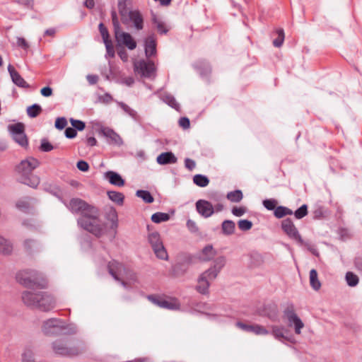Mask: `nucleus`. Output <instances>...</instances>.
<instances>
[{"label":"nucleus","mask_w":362,"mask_h":362,"mask_svg":"<svg viewBox=\"0 0 362 362\" xmlns=\"http://www.w3.org/2000/svg\"><path fill=\"white\" fill-rule=\"evenodd\" d=\"M40 162L33 157H28L21 160L15 168L18 180L33 188H37L40 183L39 176L33 171L40 166Z\"/></svg>","instance_id":"nucleus-1"},{"label":"nucleus","mask_w":362,"mask_h":362,"mask_svg":"<svg viewBox=\"0 0 362 362\" xmlns=\"http://www.w3.org/2000/svg\"><path fill=\"white\" fill-rule=\"evenodd\" d=\"M226 263V259L224 256L216 257L211 267L198 276L195 290L202 295L209 294L211 283L218 276Z\"/></svg>","instance_id":"nucleus-2"},{"label":"nucleus","mask_w":362,"mask_h":362,"mask_svg":"<svg viewBox=\"0 0 362 362\" xmlns=\"http://www.w3.org/2000/svg\"><path fill=\"white\" fill-rule=\"evenodd\" d=\"M91 209L87 215L80 216L77 223L83 230L100 238L105 234L107 224L100 218V210L97 207Z\"/></svg>","instance_id":"nucleus-3"},{"label":"nucleus","mask_w":362,"mask_h":362,"mask_svg":"<svg viewBox=\"0 0 362 362\" xmlns=\"http://www.w3.org/2000/svg\"><path fill=\"white\" fill-rule=\"evenodd\" d=\"M17 281L28 288H45L47 281L45 276L35 270H23L16 274Z\"/></svg>","instance_id":"nucleus-4"},{"label":"nucleus","mask_w":362,"mask_h":362,"mask_svg":"<svg viewBox=\"0 0 362 362\" xmlns=\"http://www.w3.org/2000/svg\"><path fill=\"white\" fill-rule=\"evenodd\" d=\"M52 346L56 354L63 356H75L81 353L79 347L68 339H57L52 343Z\"/></svg>","instance_id":"nucleus-5"},{"label":"nucleus","mask_w":362,"mask_h":362,"mask_svg":"<svg viewBox=\"0 0 362 362\" xmlns=\"http://www.w3.org/2000/svg\"><path fill=\"white\" fill-rule=\"evenodd\" d=\"M281 228L290 238L296 240L299 245L307 247L313 254H315V250L308 243L303 241L298 229L290 218H286L282 221Z\"/></svg>","instance_id":"nucleus-6"},{"label":"nucleus","mask_w":362,"mask_h":362,"mask_svg":"<svg viewBox=\"0 0 362 362\" xmlns=\"http://www.w3.org/2000/svg\"><path fill=\"white\" fill-rule=\"evenodd\" d=\"M119 11L121 15V20L123 23L127 24L129 21L134 23V27L137 30L143 28V18L141 14L138 11H127L124 6H122L121 2L119 3Z\"/></svg>","instance_id":"nucleus-7"},{"label":"nucleus","mask_w":362,"mask_h":362,"mask_svg":"<svg viewBox=\"0 0 362 362\" xmlns=\"http://www.w3.org/2000/svg\"><path fill=\"white\" fill-rule=\"evenodd\" d=\"M148 240L156 257L161 259H167L168 253L163 246L160 234L158 232L150 233Z\"/></svg>","instance_id":"nucleus-8"},{"label":"nucleus","mask_w":362,"mask_h":362,"mask_svg":"<svg viewBox=\"0 0 362 362\" xmlns=\"http://www.w3.org/2000/svg\"><path fill=\"white\" fill-rule=\"evenodd\" d=\"M95 206L88 204L84 200L79 198L71 199L67 204V208L73 213L76 214H80L81 216L87 215L91 211L92 208Z\"/></svg>","instance_id":"nucleus-9"},{"label":"nucleus","mask_w":362,"mask_h":362,"mask_svg":"<svg viewBox=\"0 0 362 362\" xmlns=\"http://www.w3.org/2000/svg\"><path fill=\"white\" fill-rule=\"evenodd\" d=\"M64 328L62 322L56 318L49 319L45 321L42 325V331L47 336L59 334Z\"/></svg>","instance_id":"nucleus-10"},{"label":"nucleus","mask_w":362,"mask_h":362,"mask_svg":"<svg viewBox=\"0 0 362 362\" xmlns=\"http://www.w3.org/2000/svg\"><path fill=\"white\" fill-rule=\"evenodd\" d=\"M284 315L288 321L289 326L293 325L296 334L301 333V329L304 327V323L296 315L293 305L288 306L284 310Z\"/></svg>","instance_id":"nucleus-11"},{"label":"nucleus","mask_w":362,"mask_h":362,"mask_svg":"<svg viewBox=\"0 0 362 362\" xmlns=\"http://www.w3.org/2000/svg\"><path fill=\"white\" fill-rule=\"evenodd\" d=\"M147 298L151 303L162 308L177 310L179 309L180 307L179 303L175 299L167 300L164 298L155 295H149L147 296Z\"/></svg>","instance_id":"nucleus-12"},{"label":"nucleus","mask_w":362,"mask_h":362,"mask_svg":"<svg viewBox=\"0 0 362 362\" xmlns=\"http://www.w3.org/2000/svg\"><path fill=\"white\" fill-rule=\"evenodd\" d=\"M134 69L142 76L150 78L154 74L156 67L151 61L140 60L134 64Z\"/></svg>","instance_id":"nucleus-13"},{"label":"nucleus","mask_w":362,"mask_h":362,"mask_svg":"<svg viewBox=\"0 0 362 362\" xmlns=\"http://www.w3.org/2000/svg\"><path fill=\"white\" fill-rule=\"evenodd\" d=\"M116 41L119 46H124L130 50H133L136 47V42L132 36L126 32L116 31L115 33Z\"/></svg>","instance_id":"nucleus-14"},{"label":"nucleus","mask_w":362,"mask_h":362,"mask_svg":"<svg viewBox=\"0 0 362 362\" xmlns=\"http://www.w3.org/2000/svg\"><path fill=\"white\" fill-rule=\"evenodd\" d=\"M108 271L116 281H120L123 286H127V284L119 276L126 272V268L123 264L115 260H112L108 264Z\"/></svg>","instance_id":"nucleus-15"},{"label":"nucleus","mask_w":362,"mask_h":362,"mask_svg":"<svg viewBox=\"0 0 362 362\" xmlns=\"http://www.w3.org/2000/svg\"><path fill=\"white\" fill-rule=\"evenodd\" d=\"M40 293L41 295L40 296L37 308L42 311H49L53 309L56 303L54 297L45 292L40 291Z\"/></svg>","instance_id":"nucleus-16"},{"label":"nucleus","mask_w":362,"mask_h":362,"mask_svg":"<svg viewBox=\"0 0 362 362\" xmlns=\"http://www.w3.org/2000/svg\"><path fill=\"white\" fill-rule=\"evenodd\" d=\"M236 326L242 330L247 332H252L257 335H267L269 331L259 325H247L241 322H238Z\"/></svg>","instance_id":"nucleus-17"},{"label":"nucleus","mask_w":362,"mask_h":362,"mask_svg":"<svg viewBox=\"0 0 362 362\" xmlns=\"http://www.w3.org/2000/svg\"><path fill=\"white\" fill-rule=\"evenodd\" d=\"M196 209L198 213L204 218H209L214 213L213 205L204 199H199L196 202Z\"/></svg>","instance_id":"nucleus-18"},{"label":"nucleus","mask_w":362,"mask_h":362,"mask_svg":"<svg viewBox=\"0 0 362 362\" xmlns=\"http://www.w3.org/2000/svg\"><path fill=\"white\" fill-rule=\"evenodd\" d=\"M40 295V291H24L22 293V300L27 306L37 308Z\"/></svg>","instance_id":"nucleus-19"},{"label":"nucleus","mask_w":362,"mask_h":362,"mask_svg":"<svg viewBox=\"0 0 362 362\" xmlns=\"http://www.w3.org/2000/svg\"><path fill=\"white\" fill-rule=\"evenodd\" d=\"M25 251L29 255L39 253L42 250V245L37 240L26 239L23 242Z\"/></svg>","instance_id":"nucleus-20"},{"label":"nucleus","mask_w":362,"mask_h":362,"mask_svg":"<svg viewBox=\"0 0 362 362\" xmlns=\"http://www.w3.org/2000/svg\"><path fill=\"white\" fill-rule=\"evenodd\" d=\"M8 71L11 77L12 81L18 86L21 88H28L29 85L27 82L21 77L18 71H16L14 67L9 64L8 66Z\"/></svg>","instance_id":"nucleus-21"},{"label":"nucleus","mask_w":362,"mask_h":362,"mask_svg":"<svg viewBox=\"0 0 362 362\" xmlns=\"http://www.w3.org/2000/svg\"><path fill=\"white\" fill-rule=\"evenodd\" d=\"M103 135L109 139V143L111 144L121 146L123 144L122 139L114 130L110 128H105L102 130Z\"/></svg>","instance_id":"nucleus-22"},{"label":"nucleus","mask_w":362,"mask_h":362,"mask_svg":"<svg viewBox=\"0 0 362 362\" xmlns=\"http://www.w3.org/2000/svg\"><path fill=\"white\" fill-rule=\"evenodd\" d=\"M145 54L147 58H150L156 54V42L154 36H148L145 40Z\"/></svg>","instance_id":"nucleus-23"},{"label":"nucleus","mask_w":362,"mask_h":362,"mask_svg":"<svg viewBox=\"0 0 362 362\" xmlns=\"http://www.w3.org/2000/svg\"><path fill=\"white\" fill-rule=\"evenodd\" d=\"M216 255V250L211 245H206L200 252L199 258L204 262L211 260Z\"/></svg>","instance_id":"nucleus-24"},{"label":"nucleus","mask_w":362,"mask_h":362,"mask_svg":"<svg viewBox=\"0 0 362 362\" xmlns=\"http://www.w3.org/2000/svg\"><path fill=\"white\" fill-rule=\"evenodd\" d=\"M156 161L160 165H168L176 163L177 159L172 152H164L157 157Z\"/></svg>","instance_id":"nucleus-25"},{"label":"nucleus","mask_w":362,"mask_h":362,"mask_svg":"<svg viewBox=\"0 0 362 362\" xmlns=\"http://www.w3.org/2000/svg\"><path fill=\"white\" fill-rule=\"evenodd\" d=\"M105 178L107 179L110 184L122 187L124 185V181L122 177L114 171H107L105 173Z\"/></svg>","instance_id":"nucleus-26"},{"label":"nucleus","mask_w":362,"mask_h":362,"mask_svg":"<svg viewBox=\"0 0 362 362\" xmlns=\"http://www.w3.org/2000/svg\"><path fill=\"white\" fill-rule=\"evenodd\" d=\"M23 226L29 231L41 233L42 225L36 219L28 218L23 221Z\"/></svg>","instance_id":"nucleus-27"},{"label":"nucleus","mask_w":362,"mask_h":362,"mask_svg":"<svg viewBox=\"0 0 362 362\" xmlns=\"http://www.w3.org/2000/svg\"><path fill=\"white\" fill-rule=\"evenodd\" d=\"M310 286L315 291H318L321 287V283L318 279L317 272L315 269H313L310 272Z\"/></svg>","instance_id":"nucleus-28"},{"label":"nucleus","mask_w":362,"mask_h":362,"mask_svg":"<svg viewBox=\"0 0 362 362\" xmlns=\"http://www.w3.org/2000/svg\"><path fill=\"white\" fill-rule=\"evenodd\" d=\"M235 224L233 221L226 220L222 223L221 229L224 235H232L235 231Z\"/></svg>","instance_id":"nucleus-29"},{"label":"nucleus","mask_w":362,"mask_h":362,"mask_svg":"<svg viewBox=\"0 0 362 362\" xmlns=\"http://www.w3.org/2000/svg\"><path fill=\"white\" fill-rule=\"evenodd\" d=\"M293 214L292 210L283 206H277L274 211V215L277 218H281L287 215H292Z\"/></svg>","instance_id":"nucleus-30"},{"label":"nucleus","mask_w":362,"mask_h":362,"mask_svg":"<svg viewBox=\"0 0 362 362\" xmlns=\"http://www.w3.org/2000/svg\"><path fill=\"white\" fill-rule=\"evenodd\" d=\"M30 200H31V199L28 198V197H25V198L21 199H19L16 202V206L19 210L26 212L31 207Z\"/></svg>","instance_id":"nucleus-31"},{"label":"nucleus","mask_w":362,"mask_h":362,"mask_svg":"<svg viewBox=\"0 0 362 362\" xmlns=\"http://www.w3.org/2000/svg\"><path fill=\"white\" fill-rule=\"evenodd\" d=\"M108 197L112 202L119 205H122L124 202V196L122 193L115 191H110L107 192Z\"/></svg>","instance_id":"nucleus-32"},{"label":"nucleus","mask_w":362,"mask_h":362,"mask_svg":"<svg viewBox=\"0 0 362 362\" xmlns=\"http://www.w3.org/2000/svg\"><path fill=\"white\" fill-rule=\"evenodd\" d=\"M11 244L4 238L0 235V252L8 255L12 252Z\"/></svg>","instance_id":"nucleus-33"},{"label":"nucleus","mask_w":362,"mask_h":362,"mask_svg":"<svg viewBox=\"0 0 362 362\" xmlns=\"http://www.w3.org/2000/svg\"><path fill=\"white\" fill-rule=\"evenodd\" d=\"M194 183L201 187H206L209 183V180L205 175L197 174L193 177Z\"/></svg>","instance_id":"nucleus-34"},{"label":"nucleus","mask_w":362,"mask_h":362,"mask_svg":"<svg viewBox=\"0 0 362 362\" xmlns=\"http://www.w3.org/2000/svg\"><path fill=\"white\" fill-rule=\"evenodd\" d=\"M170 219V215L166 213L157 212L152 215L151 220L156 223L167 221Z\"/></svg>","instance_id":"nucleus-35"},{"label":"nucleus","mask_w":362,"mask_h":362,"mask_svg":"<svg viewBox=\"0 0 362 362\" xmlns=\"http://www.w3.org/2000/svg\"><path fill=\"white\" fill-rule=\"evenodd\" d=\"M42 112V107L37 104H34L27 108V114L30 117H36Z\"/></svg>","instance_id":"nucleus-36"},{"label":"nucleus","mask_w":362,"mask_h":362,"mask_svg":"<svg viewBox=\"0 0 362 362\" xmlns=\"http://www.w3.org/2000/svg\"><path fill=\"white\" fill-rule=\"evenodd\" d=\"M8 129L12 136L25 132V126L23 123L18 122L8 126Z\"/></svg>","instance_id":"nucleus-37"},{"label":"nucleus","mask_w":362,"mask_h":362,"mask_svg":"<svg viewBox=\"0 0 362 362\" xmlns=\"http://www.w3.org/2000/svg\"><path fill=\"white\" fill-rule=\"evenodd\" d=\"M136 196L141 198L146 203H152L154 200L153 196L148 191L138 190L136 193Z\"/></svg>","instance_id":"nucleus-38"},{"label":"nucleus","mask_w":362,"mask_h":362,"mask_svg":"<svg viewBox=\"0 0 362 362\" xmlns=\"http://www.w3.org/2000/svg\"><path fill=\"white\" fill-rule=\"evenodd\" d=\"M243 193L240 190H235L228 193L227 198L232 202H239L243 199Z\"/></svg>","instance_id":"nucleus-39"},{"label":"nucleus","mask_w":362,"mask_h":362,"mask_svg":"<svg viewBox=\"0 0 362 362\" xmlns=\"http://www.w3.org/2000/svg\"><path fill=\"white\" fill-rule=\"evenodd\" d=\"M13 139L16 143H18L20 146L23 147H26L28 144V138L25 134L23 132L21 134H16L13 136Z\"/></svg>","instance_id":"nucleus-40"},{"label":"nucleus","mask_w":362,"mask_h":362,"mask_svg":"<svg viewBox=\"0 0 362 362\" xmlns=\"http://www.w3.org/2000/svg\"><path fill=\"white\" fill-rule=\"evenodd\" d=\"M346 281L349 286H356L358 283V277L351 272L346 274Z\"/></svg>","instance_id":"nucleus-41"},{"label":"nucleus","mask_w":362,"mask_h":362,"mask_svg":"<svg viewBox=\"0 0 362 362\" xmlns=\"http://www.w3.org/2000/svg\"><path fill=\"white\" fill-rule=\"evenodd\" d=\"M284 332V327L279 326H272V334L276 339L281 341L282 339H286Z\"/></svg>","instance_id":"nucleus-42"},{"label":"nucleus","mask_w":362,"mask_h":362,"mask_svg":"<svg viewBox=\"0 0 362 362\" xmlns=\"http://www.w3.org/2000/svg\"><path fill=\"white\" fill-rule=\"evenodd\" d=\"M308 214V206L306 204L302 205L295 212L294 216L297 219H300Z\"/></svg>","instance_id":"nucleus-43"},{"label":"nucleus","mask_w":362,"mask_h":362,"mask_svg":"<svg viewBox=\"0 0 362 362\" xmlns=\"http://www.w3.org/2000/svg\"><path fill=\"white\" fill-rule=\"evenodd\" d=\"M98 28L100 33L103 37V42L110 41L108 30L103 23H100L99 24Z\"/></svg>","instance_id":"nucleus-44"},{"label":"nucleus","mask_w":362,"mask_h":362,"mask_svg":"<svg viewBox=\"0 0 362 362\" xmlns=\"http://www.w3.org/2000/svg\"><path fill=\"white\" fill-rule=\"evenodd\" d=\"M278 37L273 41V45L279 47L282 45L284 40V32L282 29H279L277 30Z\"/></svg>","instance_id":"nucleus-45"},{"label":"nucleus","mask_w":362,"mask_h":362,"mask_svg":"<svg viewBox=\"0 0 362 362\" xmlns=\"http://www.w3.org/2000/svg\"><path fill=\"white\" fill-rule=\"evenodd\" d=\"M163 100L168 105H169L172 107H173L176 110L178 109L179 104L177 103L176 100L175 99V98L173 95H166L164 96Z\"/></svg>","instance_id":"nucleus-46"},{"label":"nucleus","mask_w":362,"mask_h":362,"mask_svg":"<svg viewBox=\"0 0 362 362\" xmlns=\"http://www.w3.org/2000/svg\"><path fill=\"white\" fill-rule=\"evenodd\" d=\"M238 228L243 231L248 230L252 227V223L248 220H240L238 222Z\"/></svg>","instance_id":"nucleus-47"},{"label":"nucleus","mask_w":362,"mask_h":362,"mask_svg":"<svg viewBox=\"0 0 362 362\" xmlns=\"http://www.w3.org/2000/svg\"><path fill=\"white\" fill-rule=\"evenodd\" d=\"M277 201L274 199H265L263 201L264 206L268 210H275L277 207Z\"/></svg>","instance_id":"nucleus-48"},{"label":"nucleus","mask_w":362,"mask_h":362,"mask_svg":"<svg viewBox=\"0 0 362 362\" xmlns=\"http://www.w3.org/2000/svg\"><path fill=\"white\" fill-rule=\"evenodd\" d=\"M70 122H71V125L74 127V129H78L79 131L83 130L86 127L85 123L81 120H77V119L71 118Z\"/></svg>","instance_id":"nucleus-49"},{"label":"nucleus","mask_w":362,"mask_h":362,"mask_svg":"<svg viewBox=\"0 0 362 362\" xmlns=\"http://www.w3.org/2000/svg\"><path fill=\"white\" fill-rule=\"evenodd\" d=\"M108 218L112 222V228L117 227V214L115 209H111L108 214Z\"/></svg>","instance_id":"nucleus-50"},{"label":"nucleus","mask_w":362,"mask_h":362,"mask_svg":"<svg viewBox=\"0 0 362 362\" xmlns=\"http://www.w3.org/2000/svg\"><path fill=\"white\" fill-rule=\"evenodd\" d=\"M67 125V121L65 117H58L55 121V127L58 129H63Z\"/></svg>","instance_id":"nucleus-51"},{"label":"nucleus","mask_w":362,"mask_h":362,"mask_svg":"<svg viewBox=\"0 0 362 362\" xmlns=\"http://www.w3.org/2000/svg\"><path fill=\"white\" fill-rule=\"evenodd\" d=\"M112 25L114 28V33H116V31L121 30V28L119 25V21L117 19V13L115 11H112Z\"/></svg>","instance_id":"nucleus-52"},{"label":"nucleus","mask_w":362,"mask_h":362,"mask_svg":"<svg viewBox=\"0 0 362 362\" xmlns=\"http://www.w3.org/2000/svg\"><path fill=\"white\" fill-rule=\"evenodd\" d=\"M153 23L156 24L158 31L160 33H166L168 30L165 28V25L161 21H158L156 18H153Z\"/></svg>","instance_id":"nucleus-53"},{"label":"nucleus","mask_w":362,"mask_h":362,"mask_svg":"<svg viewBox=\"0 0 362 362\" xmlns=\"http://www.w3.org/2000/svg\"><path fill=\"white\" fill-rule=\"evenodd\" d=\"M104 44L106 47L107 54L110 57H113L115 56V50H114V47H113L112 41L110 40L108 42H104Z\"/></svg>","instance_id":"nucleus-54"},{"label":"nucleus","mask_w":362,"mask_h":362,"mask_svg":"<svg viewBox=\"0 0 362 362\" xmlns=\"http://www.w3.org/2000/svg\"><path fill=\"white\" fill-rule=\"evenodd\" d=\"M120 107L128 115L132 116V117H135L136 115V112L134 111L133 109H132L130 107H129L127 105L124 103H121Z\"/></svg>","instance_id":"nucleus-55"},{"label":"nucleus","mask_w":362,"mask_h":362,"mask_svg":"<svg viewBox=\"0 0 362 362\" xmlns=\"http://www.w3.org/2000/svg\"><path fill=\"white\" fill-rule=\"evenodd\" d=\"M77 134L76 130L72 127H67L65 129V136L69 139L74 138Z\"/></svg>","instance_id":"nucleus-56"},{"label":"nucleus","mask_w":362,"mask_h":362,"mask_svg":"<svg viewBox=\"0 0 362 362\" xmlns=\"http://www.w3.org/2000/svg\"><path fill=\"white\" fill-rule=\"evenodd\" d=\"M54 148L53 146L48 141H43L40 146V149L42 151L48 152Z\"/></svg>","instance_id":"nucleus-57"},{"label":"nucleus","mask_w":362,"mask_h":362,"mask_svg":"<svg viewBox=\"0 0 362 362\" xmlns=\"http://www.w3.org/2000/svg\"><path fill=\"white\" fill-rule=\"evenodd\" d=\"M78 170L83 172H86L89 169V165L87 162L84 160H79L76 165Z\"/></svg>","instance_id":"nucleus-58"},{"label":"nucleus","mask_w":362,"mask_h":362,"mask_svg":"<svg viewBox=\"0 0 362 362\" xmlns=\"http://www.w3.org/2000/svg\"><path fill=\"white\" fill-rule=\"evenodd\" d=\"M246 210L245 207H233L232 213L235 216H241L245 213Z\"/></svg>","instance_id":"nucleus-59"},{"label":"nucleus","mask_w":362,"mask_h":362,"mask_svg":"<svg viewBox=\"0 0 362 362\" xmlns=\"http://www.w3.org/2000/svg\"><path fill=\"white\" fill-rule=\"evenodd\" d=\"M179 125L185 129H188L190 125L189 119L187 117H181L179 120Z\"/></svg>","instance_id":"nucleus-60"},{"label":"nucleus","mask_w":362,"mask_h":362,"mask_svg":"<svg viewBox=\"0 0 362 362\" xmlns=\"http://www.w3.org/2000/svg\"><path fill=\"white\" fill-rule=\"evenodd\" d=\"M185 166L189 170H192L196 166V163L190 158H186L185 160Z\"/></svg>","instance_id":"nucleus-61"},{"label":"nucleus","mask_w":362,"mask_h":362,"mask_svg":"<svg viewBox=\"0 0 362 362\" xmlns=\"http://www.w3.org/2000/svg\"><path fill=\"white\" fill-rule=\"evenodd\" d=\"M17 45L24 49H27L29 47L28 43L23 37L17 38Z\"/></svg>","instance_id":"nucleus-62"},{"label":"nucleus","mask_w":362,"mask_h":362,"mask_svg":"<svg viewBox=\"0 0 362 362\" xmlns=\"http://www.w3.org/2000/svg\"><path fill=\"white\" fill-rule=\"evenodd\" d=\"M117 54L123 62H127L128 60L129 55L124 48L118 50Z\"/></svg>","instance_id":"nucleus-63"},{"label":"nucleus","mask_w":362,"mask_h":362,"mask_svg":"<svg viewBox=\"0 0 362 362\" xmlns=\"http://www.w3.org/2000/svg\"><path fill=\"white\" fill-rule=\"evenodd\" d=\"M41 94L45 97H49L52 95V89L49 87H44L40 90Z\"/></svg>","instance_id":"nucleus-64"}]
</instances>
